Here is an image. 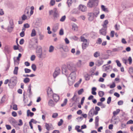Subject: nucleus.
I'll list each match as a JSON object with an SVG mask.
<instances>
[{"mask_svg": "<svg viewBox=\"0 0 133 133\" xmlns=\"http://www.w3.org/2000/svg\"><path fill=\"white\" fill-rule=\"evenodd\" d=\"M18 68L17 67H15L14 69L13 73L14 75H17L18 74Z\"/></svg>", "mask_w": 133, "mask_h": 133, "instance_id": "nucleus-29", "label": "nucleus"}, {"mask_svg": "<svg viewBox=\"0 0 133 133\" xmlns=\"http://www.w3.org/2000/svg\"><path fill=\"white\" fill-rule=\"evenodd\" d=\"M35 58V56L34 55H32L30 59L31 61H34Z\"/></svg>", "mask_w": 133, "mask_h": 133, "instance_id": "nucleus-60", "label": "nucleus"}, {"mask_svg": "<svg viewBox=\"0 0 133 133\" xmlns=\"http://www.w3.org/2000/svg\"><path fill=\"white\" fill-rule=\"evenodd\" d=\"M101 8L104 11L107 12H108V10L107 8H105L104 6V5H102L101 6Z\"/></svg>", "mask_w": 133, "mask_h": 133, "instance_id": "nucleus-37", "label": "nucleus"}, {"mask_svg": "<svg viewBox=\"0 0 133 133\" xmlns=\"http://www.w3.org/2000/svg\"><path fill=\"white\" fill-rule=\"evenodd\" d=\"M102 42V40L100 38H99L97 40V42H96V43L97 44H101Z\"/></svg>", "mask_w": 133, "mask_h": 133, "instance_id": "nucleus-45", "label": "nucleus"}, {"mask_svg": "<svg viewBox=\"0 0 133 133\" xmlns=\"http://www.w3.org/2000/svg\"><path fill=\"white\" fill-rule=\"evenodd\" d=\"M88 16H89L88 19L90 21H92L94 19L95 17L92 12H90L88 14Z\"/></svg>", "mask_w": 133, "mask_h": 133, "instance_id": "nucleus-10", "label": "nucleus"}, {"mask_svg": "<svg viewBox=\"0 0 133 133\" xmlns=\"http://www.w3.org/2000/svg\"><path fill=\"white\" fill-rule=\"evenodd\" d=\"M133 124V121L132 120H130L127 122V124Z\"/></svg>", "mask_w": 133, "mask_h": 133, "instance_id": "nucleus-64", "label": "nucleus"}, {"mask_svg": "<svg viewBox=\"0 0 133 133\" xmlns=\"http://www.w3.org/2000/svg\"><path fill=\"white\" fill-rule=\"evenodd\" d=\"M95 115H96L98 114V111L100 110V108L96 106L95 107Z\"/></svg>", "mask_w": 133, "mask_h": 133, "instance_id": "nucleus-25", "label": "nucleus"}, {"mask_svg": "<svg viewBox=\"0 0 133 133\" xmlns=\"http://www.w3.org/2000/svg\"><path fill=\"white\" fill-rule=\"evenodd\" d=\"M100 52L99 51H96L95 52L94 54V56L96 58L100 56Z\"/></svg>", "mask_w": 133, "mask_h": 133, "instance_id": "nucleus-26", "label": "nucleus"}, {"mask_svg": "<svg viewBox=\"0 0 133 133\" xmlns=\"http://www.w3.org/2000/svg\"><path fill=\"white\" fill-rule=\"evenodd\" d=\"M111 97H109L107 100V103L109 104L111 102Z\"/></svg>", "mask_w": 133, "mask_h": 133, "instance_id": "nucleus-53", "label": "nucleus"}, {"mask_svg": "<svg viewBox=\"0 0 133 133\" xmlns=\"http://www.w3.org/2000/svg\"><path fill=\"white\" fill-rule=\"evenodd\" d=\"M27 92L29 93V95H30L32 94V92L31 91L30 85L28 86V90Z\"/></svg>", "mask_w": 133, "mask_h": 133, "instance_id": "nucleus-40", "label": "nucleus"}, {"mask_svg": "<svg viewBox=\"0 0 133 133\" xmlns=\"http://www.w3.org/2000/svg\"><path fill=\"white\" fill-rule=\"evenodd\" d=\"M49 14L50 15H52L53 19L55 20L59 17V14L56 8L54 9L53 10L49 11Z\"/></svg>", "mask_w": 133, "mask_h": 133, "instance_id": "nucleus-2", "label": "nucleus"}, {"mask_svg": "<svg viewBox=\"0 0 133 133\" xmlns=\"http://www.w3.org/2000/svg\"><path fill=\"white\" fill-rule=\"evenodd\" d=\"M45 127L46 129L48 130H49L50 128V127L49 124L47 123H45Z\"/></svg>", "mask_w": 133, "mask_h": 133, "instance_id": "nucleus-44", "label": "nucleus"}, {"mask_svg": "<svg viewBox=\"0 0 133 133\" xmlns=\"http://www.w3.org/2000/svg\"><path fill=\"white\" fill-rule=\"evenodd\" d=\"M107 28H102L99 30V34L104 36H105L106 34Z\"/></svg>", "mask_w": 133, "mask_h": 133, "instance_id": "nucleus-8", "label": "nucleus"}, {"mask_svg": "<svg viewBox=\"0 0 133 133\" xmlns=\"http://www.w3.org/2000/svg\"><path fill=\"white\" fill-rule=\"evenodd\" d=\"M53 98L54 100L56 102L58 101L59 99V96L56 94H53Z\"/></svg>", "mask_w": 133, "mask_h": 133, "instance_id": "nucleus-11", "label": "nucleus"}, {"mask_svg": "<svg viewBox=\"0 0 133 133\" xmlns=\"http://www.w3.org/2000/svg\"><path fill=\"white\" fill-rule=\"evenodd\" d=\"M58 116V114L57 113H55L53 114L52 116V117L53 118H57Z\"/></svg>", "mask_w": 133, "mask_h": 133, "instance_id": "nucleus-43", "label": "nucleus"}, {"mask_svg": "<svg viewBox=\"0 0 133 133\" xmlns=\"http://www.w3.org/2000/svg\"><path fill=\"white\" fill-rule=\"evenodd\" d=\"M34 115V113L33 112H31L29 110L27 111V116H29L31 117H32Z\"/></svg>", "mask_w": 133, "mask_h": 133, "instance_id": "nucleus-24", "label": "nucleus"}, {"mask_svg": "<svg viewBox=\"0 0 133 133\" xmlns=\"http://www.w3.org/2000/svg\"><path fill=\"white\" fill-rule=\"evenodd\" d=\"M84 90L83 89H81L79 90L78 92V95H80L83 92Z\"/></svg>", "mask_w": 133, "mask_h": 133, "instance_id": "nucleus-49", "label": "nucleus"}, {"mask_svg": "<svg viewBox=\"0 0 133 133\" xmlns=\"http://www.w3.org/2000/svg\"><path fill=\"white\" fill-rule=\"evenodd\" d=\"M115 29L116 30H118L120 28V26L119 25H117V24H116L115 26Z\"/></svg>", "mask_w": 133, "mask_h": 133, "instance_id": "nucleus-57", "label": "nucleus"}, {"mask_svg": "<svg viewBox=\"0 0 133 133\" xmlns=\"http://www.w3.org/2000/svg\"><path fill=\"white\" fill-rule=\"evenodd\" d=\"M67 101L68 100L67 99H65L63 101V103L61 104V106L62 107H63L67 103Z\"/></svg>", "mask_w": 133, "mask_h": 133, "instance_id": "nucleus-30", "label": "nucleus"}, {"mask_svg": "<svg viewBox=\"0 0 133 133\" xmlns=\"http://www.w3.org/2000/svg\"><path fill=\"white\" fill-rule=\"evenodd\" d=\"M76 78V73L75 71H73L70 74V76L68 77V84L69 85H72L75 82Z\"/></svg>", "mask_w": 133, "mask_h": 133, "instance_id": "nucleus-1", "label": "nucleus"}, {"mask_svg": "<svg viewBox=\"0 0 133 133\" xmlns=\"http://www.w3.org/2000/svg\"><path fill=\"white\" fill-rule=\"evenodd\" d=\"M36 34V33L35 30L34 29H33L32 30V32L31 34V36L32 37L35 36Z\"/></svg>", "mask_w": 133, "mask_h": 133, "instance_id": "nucleus-23", "label": "nucleus"}, {"mask_svg": "<svg viewBox=\"0 0 133 133\" xmlns=\"http://www.w3.org/2000/svg\"><path fill=\"white\" fill-rule=\"evenodd\" d=\"M32 69L34 71H35L36 69V65L34 64H32L31 66Z\"/></svg>", "mask_w": 133, "mask_h": 133, "instance_id": "nucleus-41", "label": "nucleus"}, {"mask_svg": "<svg viewBox=\"0 0 133 133\" xmlns=\"http://www.w3.org/2000/svg\"><path fill=\"white\" fill-rule=\"evenodd\" d=\"M97 89L96 87H93L92 89V94L94 95H96V93L95 92V91Z\"/></svg>", "mask_w": 133, "mask_h": 133, "instance_id": "nucleus-22", "label": "nucleus"}, {"mask_svg": "<svg viewBox=\"0 0 133 133\" xmlns=\"http://www.w3.org/2000/svg\"><path fill=\"white\" fill-rule=\"evenodd\" d=\"M55 104L56 103L52 99L50 100L48 102V104L50 106L54 107Z\"/></svg>", "mask_w": 133, "mask_h": 133, "instance_id": "nucleus-16", "label": "nucleus"}, {"mask_svg": "<svg viewBox=\"0 0 133 133\" xmlns=\"http://www.w3.org/2000/svg\"><path fill=\"white\" fill-rule=\"evenodd\" d=\"M25 72L26 73H29L31 72V70L28 68H25L24 69Z\"/></svg>", "mask_w": 133, "mask_h": 133, "instance_id": "nucleus-47", "label": "nucleus"}, {"mask_svg": "<svg viewBox=\"0 0 133 133\" xmlns=\"http://www.w3.org/2000/svg\"><path fill=\"white\" fill-rule=\"evenodd\" d=\"M47 94L49 96H50L53 94V91L52 89L50 87H49L48 89Z\"/></svg>", "mask_w": 133, "mask_h": 133, "instance_id": "nucleus-17", "label": "nucleus"}, {"mask_svg": "<svg viewBox=\"0 0 133 133\" xmlns=\"http://www.w3.org/2000/svg\"><path fill=\"white\" fill-rule=\"evenodd\" d=\"M24 27L25 28H28L30 27V25L26 23L24 24Z\"/></svg>", "mask_w": 133, "mask_h": 133, "instance_id": "nucleus-56", "label": "nucleus"}, {"mask_svg": "<svg viewBox=\"0 0 133 133\" xmlns=\"http://www.w3.org/2000/svg\"><path fill=\"white\" fill-rule=\"evenodd\" d=\"M122 6L124 9H125L126 8H128L131 6V5L129 4H126L125 3H123L122 5Z\"/></svg>", "mask_w": 133, "mask_h": 133, "instance_id": "nucleus-14", "label": "nucleus"}, {"mask_svg": "<svg viewBox=\"0 0 133 133\" xmlns=\"http://www.w3.org/2000/svg\"><path fill=\"white\" fill-rule=\"evenodd\" d=\"M54 48L52 45H50L49 48V52H52L54 50Z\"/></svg>", "mask_w": 133, "mask_h": 133, "instance_id": "nucleus-27", "label": "nucleus"}, {"mask_svg": "<svg viewBox=\"0 0 133 133\" xmlns=\"http://www.w3.org/2000/svg\"><path fill=\"white\" fill-rule=\"evenodd\" d=\"M41 20L40 18H37L34 23V26L35 28H38L41 26Z\"/></svg>", "mask_w": 133, "mask_h": 133, "instance_id": "nucleus-6", "label": "nucleus"}, {"mask_svg": "<svg viewBox=\"0 0 133 133\" xmlns=\"http://www.w3.org/2000/svg\"><path fill=\"white\" fill-rule=\"evenodd\" d=\"M9 122L13 125H14L17 123L16 121L13 118H10L9 119Z\"/></svg>", "mask_w": 133, "mask_h": 133, "instance_id": "nucleus-12", "label": "nucleus"}, {"mask_svg": "<svg viewBox=\"0 0 133 133\" xmlns=\"http://www.w3.org/2000/svg\"><path fill=\"white\" fill-rule=\"evenodd\" d=\"M98 94L100 97H102L104 95V93L103 91H100L98 92Z\"/></svg>", "mask_w": 133, "mask_h": 133, "instance_id": "nucleus-36", "label": "nucleus"}, {"mask_svg": "<svg viewBox=\"0 0 133 133\" xmlns=\"http://www.w3.org/2000/svg\"><path fill=\"white\" fill-rule=\"evenodd\" d=\"M60 70L59 68H56L53 74V76L54 78H55L60 74Z\"/></svg>", "mask_w": 133, "mask_h": 133, "instance_id": "nucleus-7", "label": "nucleus"}, {"mask_svg": "<svg viewBox=\"0 0 133 133\" xmlns=\"http://www.w3.org/2000/svg\"><path fill=\"white\" fill-rule=\"evenodd\" d=\"M76 65L78 67H80L82 65V61L80 60H78L76 63Z\"/></svg>", "mask_w": 133, "mask_h": 133, "instance_id": "nucleus-39", "label": "nucleus"}, {"mask_svg": "<svg viewBox=\"0 0 133 133\" xmlns=\"http://www.w3.org/2000/svg\"><path fill=\"white\" fill-rule=\"evenodd\" d=\"M5 100V97L4 96H3L1 99V104L4 102Z\"/></svg>", "mask_w": 133, "mask_h": 133, "instance_id": "nucleus-61", "label": "nucleus"}, {"mask_svg": "<svg viewBox=\"0 0 133 133\" xmlns=\"http://www.w3.org/2000/svg\"><path fill=\"white\" fill-rule=\"evenodd\" d=\"M30 81V80L29 78L26 77L23 80V82L25 83H27L29 82Z\"/></svg>", "mask_w": 133, "mask_h": 133, "instance_id": "nucleus-28", "label": "nucleus"}, {"mask_svg": "<svg viewBox=\"0 0 133 133\" xmlns=\"http://www.w3.org/2000/svg\"><path fill=\"white\" fill-rule=\"evenodd\" d=\"M66 18V16L64 15L60 19V21L61 22H64Z\"/></svg>", "mask_w": 133, "mask_h": 133, "instance_id": "nucleus-46", "label": "nucleus"}, {"mask_svg": "<svg viewBox=\"0 0 133 133\" xmlns=\"http://www.w3.org/2000/svg\"><path fill=\"white\" fill-rule=\"evenodd\" d=\"M116 62L117 64V66L118 67H121V64L120 62L118 60H116Z\"/></svg>", "mask_w": 133, "mask_h": 133, "instance_id": "nucleus-51", "label": "nucleus"}, {"mask_svg": "<svg viewBox=\"0 0 133 133\" xmlns=\"http://www.w3.org/2000/svg\"><path fill=\"white\" fill-rule=\"evenodd\" d=\"M5 127L6 129L8 130H10L11 129V126L9 125H6Z\"/></svg>", "mask_w": 133, "mask_h": 133, "instance_id": "nucleus-58", "label": "nucleus"}, {"mask_svg": "<svg viewBox=\"0 0 133 133\" xmlns=\"http://www.w3.org/2000/svg\"><path fill=\"white\" fill-rule=\"evenodd\" d=\"M81 81L82 79H79V81H78L75 84V87H78L79 84L81 83Z\"/></svg>", "mask_w": 133, "mask_h": 133, "instance_id": "nucleus-33", "label": "nucleus"}, {"mask_svg": "<svg viewBox=\"0 0 133 133\" xmlns=\"http://www.w3.org/2000/svg\"><path fill=\"white\" fill-rule=\"evenodd\" d=\"M17 45L19 46V48L18 49V50H19V51L20 52H21L23 51V49L22 48V47H21V46H20L19 44H18L17 41Z\"/></svg>", "mask_w": 133, "mask_h": 133, "instance_id": "nucleus-52", "label": "nucleus"}, {"mask_svg": "<svg viewBox=\"0 0 133 133\" xmlns=\"http://www.w3.org/2000/svg\"><path fill=\"white\" fill-rule=\"evenodd\" d=\"M93 15L95 17H97V16L98 15L99 13V11L98 10H94L93 12Z\"/></svg>", "mask_w": 133, "mask_h": 133, "instance_id": "nucleus-18", "label": "nucleus"}, {"mask_svg": "<svg viewBox=\"0 0 133 133\" xmlns=\"http://www.w3.org/2000/svg\"><path fill=\"white\" fill-rule=\"evenodd\" d=\"M115 86L116 85L114 83H113L112 85H110V88H113L115 87Z\"/></svg>", "mask_w": 133, "mask_h": 133, "instance_id": "nucleus-62", "label": "nucleus"}, {"mask_svg": "<svg viewBox=\"0 0 133 133\" xmlns=\"http://www.w3.org/2000/svg\"><path fill=\"white\" fill-rule=\"evenodd\" d=\"M58 29V26H55L53 28L52 30L54 32H55Z\"/></svg>", "mask_w": 133, "mask_h": 133, "instance_id": "nucleus-48", "label": "nucleus"}, {"mask_svg": "<svg viewBox=\"0 0 133 133\" xmlns=\"http://www.w3.org/2000/svg\"><path fill=\"white\" fill-rule=\"evenodd\" d=\"M55 3V0H51L50 1V4L51 6L54 5Z\"/></svg>", "mask_w": 133, "mask_h": 133, "instance_id": "nucleus-55", "label": "nucleus"}, {"mask_svg": "<svg viewBox=\"0 0 133 133\" xmlns=\"http://www.w3.org/2000/svg\"><path fill=\"white\" fill-rule=\"evenodd\" d=\"M74 0H68L67 3L69 7L72 4Z\"/></svg>", "mask_w": 133, "mask_h": 133, "instance_id": "nucleus-31", "label": "nucleus"}, {"mask_svg": "<svg viewBox=\"0 0 133 133\" xmlns=\"http://www.w3.org/2000/svg\"><path fill=\"white\" fill-rule=\"evenodd\" d=\"M79 9L82 12H84L87 10V8L84 5H81L79 6Z\"/></svg>", "mask_w": 133, "mask_h": 133, "instance_id": "nucleus-15", "label": "nucleus"}, {"mask_svg": "<svg viewBox=\"0 0 133 133\" xmlns=\"http://www.w3.org/2000/svg\"><path fill=\"white\" fill-rule=\"evenodd\" d=\"M67 68L68 69L71 71H75V68L74 67L72 66L70 64H68L67 65Z\"/></svg>", "mask_w": 133, "mask_h": 133, "instance_id": "nucleus-20", "label": "nucleus"}, {"mask_svg": "<svg viewBox=\"0 0 133 133\" xmlns=\"http://www.w3.org/2000/svg\"><path fill=\"white\" fill-rule=\"evenodd\" d=\"M62 72L63 74L65 73V74L66 76L68 75L67 70L65 65H63L62 67Z\"/></svg>", "mask_w": 133, "mask_h": 133, "instance_id": "nucleus-9", "label": "nucleus"}, {"mask_svg": "<svg viewBox=\"0 0 133 133\" xmlns=\"http://www.w3.org/2000/svg\"><path fill=\"white\" fill-rule=\"evenodd\" d=\"M128 60L129 62V64H131L132 62V59L131 57H129Z\"/></svg>", "mask_w": 133, "mask_h": 133, "instance_id": "nucleus-59", "label": "nucleus"}, {"mask_svg": "<svg viewBox=\"0 0 133 133\" xmlns=\"http://www.w3.org/2000/svg\"><path fill=\"white\" fill-rule=\"evenodd\" d=\"M23 20H25L27 18V17L25 15H23L22 17Z\"/></svg>", "mask_w": 133, "mask_h": 133, "instance_id": "nucleus-63", "label": "nucleus"}, {"mask_svg": "<svg viewBox=\"0 0 133 133\" xmlns=\"http://www.w3.org/2000/svg\"><path fill=\"white\" fill-rule=\"evenodd\" d=\"M63 122V120L62 119H60V121L58 122V125L59 126H61L62 125Z\"/></svg>", "mask_w": 133, "mask_h": 133, "instance_id": "nucleus-42", "label": "nucleus"}, {"mask_svg": "<svg viewBox=\"0 0 133 133\" xmlns=\"http://www.w3.org/2000/svg\"><path fill=\"white\" fill-rule=\"evenodd\" d=\"M98 0H90L87 3V6L92 8L97 6L98 4Z\"/></svg>", "mask_w": 133, "mask_h": 133, "instance_id": "nucleus-3", "label": "nucleus"}, {"mask_svg": "<svg viewBox=\"0 0 133 133\" xmlns=\"http://www.w3.org/2000/svg\"><path fill=\"white\" fill-rule=\"evenodd\" d=\"M62 49L64 51L66 52H67L69 51L68 47L67 46L64 45Z\"/></svg>", "mask_w": 133, "mask_h": 133, "instance_id": "nucleus-34", "label": "nucleus"}, {"mask_svg": "<svg viewBox=\"0 0 133 133\" xmlns=\"http://www.w3.org/2000/svg\"><path fill=\"white\" fill-rule=\"evenodd\" d=\"M81 41L82 42H83V43H87V40L84 37L82 36H81Z\"/></svg>", "mask_w": 133, "mask_h": 133, "instance_id": "nucleus-38", "label": "nucleus"}, {"mask_svg": "<svg viewBox=\"0 0 133 133\" xmlns=\"http://www.w3.org/2000/svg\"><path fill=\"white\" fill-rule=\"evenodd\" d=\"M83 43L82 44V48L83 49H85L88 46V45L86 43Z\"/></svg>", "mask_w": 133, "mask_h": 133, "instance_id": "nucleus-32", "label": "nucleus"}, {"mask_svg": "<svg viewBox=\"0 0 133 133\" xmlns=\"http://www.w3.org/2000/svg\"><path fill=\"white\" fill-rule=\"evenodd\" d=\"M95 111L94 108H92L89 112L88 115L90 117H91L95 115Z\"/></svg>", "mask_w": 133, "mask_h": 133, "instance_id": "nucleus-13", "label": "nucleus"}, {"mask_svg": "<svg viewBox=\"0 0 133 133\" xmlns=\"http://www.w3.org/2000/svg\"><path fill=\"white\" fill-rule=\"evenodd\" d=\"M17 78L16 76L12 77L10 80L9 85L11 88L15 86L17 82Z\"/></svg>", "mask_w": 133, "mask_h": 133, "instance_id": "nucleus-4", "label": "nucleus"}, {"mask_svg": "<svg viewBox=\"0 0 133 133\" xmlns=\"http://www.w3.org/2000/svg\"><path fill=\"white\" fill-rule=\"evenodd\" d=\"M103 63V61L102 60H98L96 63V65L98 66H99L102 64Z\"/></svg>", "mask_w": 133, "mask_h": 133, "instance_id": "nucleus-21", "label": "nucleus"}, {"mask_svg": "<svg viewBox=\"0 0 133 133\" xmlns=\"http://www.w3.org/2000/svg\"><path fill=\"white\" fill-rule=\"evenodd\" d=\"M120 111V110L119 109H117L116 111H114L113 112V116L112 117V118L115 117V116L117 115L119 113Z\"/></svg>", "mask_w": 133, "mask_h": 133, "instance_id": "nucleus-19", "label": "nucleus"}, {"mask_svg": "<svg viewBox=\"0 0 133 133\" xmlns=\"http://www.w3.org/2000/svg\"><path fill=\"white\" fill-rule=\"evenodd\" d=\"M39 39L40 40H43L44 38V35H42L41 33H40L39 34Z\"/></svg>", "mask_w": 133, "mask_h": 133, "instance_id": "nucleus-50", "label": "nucleus"}, {"mask_svg": "<svg viewBox=\"0 0 133 133\" xmlns=\"http://www.w3.org/2000/svg\"><path fill=\"white\" fill-rule=\"evenodd\" d=\"M12 109L15 110H17V105L16 104H14L13 106Z\"/></svg>", "mask_w": 133, "mask_h": 133, "instance_id": "nucleus-54", "label": "nucleus"}, {"mask_svg": "<svg viewBox=\"0 0 133 133\" xmlns=\"http://www.w3.org/2000/svg\"><path fill=\"white\" fill-rule=\"evenodd\" d=\"M108 20H105L104 22V24L103 25V27L104 28H107L106 25L108 24Z\"/></svg>", "mask_w": 133, "mask_h": 133, "instance_id": "nucleus-35", "label": "nucleus"}, {"mask_svg": "<svg viewBox=\"0 0 133 133\" xmlns=\"http://www.w3.org/2000/svg\"><path fill=\"white\" fill-rule=\"evenodd\" d=\"M37 56L39 58L42 57V49L40 46H37V48L36 50Z\"/></svg>", "mask_w": 133, "mask_h": 133, "instance_id": "nucleus-5", "label": "nucleus"}]
</instances>
